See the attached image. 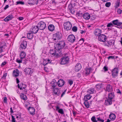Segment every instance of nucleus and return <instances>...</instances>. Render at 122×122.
I'll return each mask as SVG.
<instances>
[{
  "instance_id": "nucleus-29",
  "label": "nucleus",
  "mask_w": 122,
  "mask_h": 122,
  "mask_svg": "<svg viewBox=\"0 0 122 122\" xmlns=\"http://www.w3.org/2000/svg\"><path fill=\"white\" fill-rule=\"evenodd\" d=\"M21 98L24 100H26L27 99V96L25 95L23 93H21L20 95Z\"/></svg>"
},
{
  "instance_id": "nucleus-49",
  "label": "nucleus",
  "mask_w": 122,
  "mask_h": 122,
  "mask_svg": "<svg viewBox=\"0 0 122 122\" xmlns=\"http://www.w3.org/2000/svg\"><path fill=\"white\" fill-rule=\"evenodd\" d=\"M111 5V3L110 2H108L106 3L105 5V6L106 7H109Z\"/></svg>"
},
{
  "instance_id": "nucleus-60",
  "label": "nucleus",
  "mask_w": 122,
  "mask_h": 122,
  "mask_svg": "<svg viewBox=\"0 0 122 122\" xmlns=\"http://www.w3.org/2000/svg\"><path fill=\"white\" fill-rule=\"evenodd\" d=\"M19 20H23L24 19V18L22 17H20L17 18Z\"/></svg>"
},
{
  "instance_id": "nucleus-58",
  "label": "nucleus",
  "mask_w": 122,
  "mask_h": 122,
  "mask_svg": "<svg viewBox=\"0 0 122 122\" xmlns=\"http://www.w3.org/2000/svg\"><path fill=\"white\" fill-rule=\"evenodd\" d=\"M116 91H117V93H119L120 94H121L122 93L119 89H117L116 90Z\"/></svg>"
},
{
  "instance_id": "nucleus-9",
  "label": "nucleus",
  "mask_w": 122,
  "mask_h": 122,
  "mask_svg": "<svg viewBox=\"0 0 122 122\" xmlns=\"http://www.w3.org/2000/svg\"><path fill=\"white\" fill-rule=\"evenodd\" d=\"M114 41L113 40L106 41L103 42V44L104 46L109 47L110 46L112 45L113 44L114 45Z\"/></svg>"
},
{
  "instance_id": "nucleus-21",
  "label": "nucleus",
  "mask_w": 122,
  "mask_h": 122,
  "mask_svg": "<svg viewBox=\"0 0 122 122\" xmlns=\"http://www.w3.org/2000/svg\"><path fill=\"white\" fill-rule=\"evenodd\" d=\"M19 72L18 70L17 69H16L13 71V76L16 77L19 75Z\"/></svg>"
},
{
  "instance_id": "nucleus-53",
  "label": "nucleus",
  "mask_w": 122,
  "mask_h": 122,
  "mask_svg": "<svg viewBox=\"0 0 122 122\" xmlns=\"http://www.w3.org/2000/svg\"><path fill=\"white\" fill-rule=\"evenodd\" d=\"M7 97H4L3 99V102L4 103H6L7 102Z\"/></svg>"
},
{
  "instance_id": "nucleus-13",
  "label": "nucleus",
  "mask_w": 122,
  "mask_h": 122,
  "mask_svg": "<svg viewBox=\"0 0 122 122\" xmlns=\"http://www.w3.org/2000/svg\"><path fill=\"white\" fill-rule=\"evenodd\" d=\"M103 84L102 83H99L96 85L97 89L98 91L102 90L103 88Z\"/></svg>"
},
{
  "instance_id": "nucleus-20",
  "label": "nucleus",
  "mask_w": 122,
  "mask_h": 122,
  "mask_svg": "<svg viewBox=\"0 0 122 122\" xmlns=\"http://www.w3.org/2000/svg\"><path fill=\"white\" fill-rule=\"evenodd\" d=\"M112 100L108 98L106 100H105V105L106 106L110 105L112 103Z\"/></svg>"
},
{
  "instance_id": "nucleus-10",
  "label": "nucleus",
  "mask_w": 122,
  "mask_h": 122,
  "mask_svg": "<svg viewBox=\"0 0 122 122\" xmlns=\"http://www.w3.org/2000/svg\"><path fill=\"white\" fill-rule=\"evenodd\" d=\"M67 39L69 42L72 43L75 40V37L73 35L71 34L68 36Z\"/></svg>"
},
{
  "instance_id": "nucleus-33",
  "label": "nucleus",
  "mask_w": 122,
  "mask_h": 122,
  "mask_svg": "<svg viewBox=\"0 0 122 122\" xmlns=\"http://www.w3.org/2000/svg\"><path fill=\"white\" fill-rule=\"evenodd\" d=\"M48 28L49 30L52 31L54 29L55 27L53 25L51 24L48 26Z\"/></svg>"
},
{
  "instance_id": "nucleus-12",
  "label": "nucleus",
  "mask_w": 122,
  "mask_h": 122,
  "mask_svg": "<svg viewBox=\"0 0 122 122\" xmlns=\"http://www.w3.org/2000/svg\"><path fill=\"white\" fill-rule=\"evenodd\" d=\"M28 110L29 111V113L32 115H33L35 114V110L34 107H30L28 108Z\"/></svg>"
},
{
  "instance_id": "nucleus-34",
  "label": "nucleus",
  "mask_w": 122,
  "mask_h": 122,
  "mask_svg": "<svg viewBox=\"0 0 122 122\" xmlns=\"http://www.w3.org/2000/svg\"><path fill=\"white\" fill-rule=\"evenodd\" d=\"M114 97L113 92H112L108 94V98L112 100Z\"/></svg>"
},
{
  "instance_id": "nucleus-56",
  "label": "nucleus",
  "mask_w": 122,
  "mask_h": 122,
  "mask_svg": "<svg viewBox=\"0 0 122 122\" xmlns=\"http://www.w3.org/2000/svg\"><path fill=\"white\" fill-rule=\"evenodd\" d=\"M103 69L105 71H108V67L106 66H104L103 68Z\"/></svg>"
},
{
  "instance_id": "nucleus-24",
  "label": "nucleus",
  "mask_w": 122,
  "mask_h": 122,
  "mask_svg": "<svg viewBox=\"0 0 122 122\" xmlns=\"http://www.w3.org/2000/svg\"><path fill=\"white\" fill-rule=\"evenodd\" d=\"M39 29L37 26H35L32 28V31H31L33 33L36 34L37 32Z\"/></svg>"
},
{
  "instance_id": "nucleus-16",
  "label": "nucleus",
  "mask_w": 122,
  "mask_h": 122,
  "mask_svg": "<svg viewBox=\"0 0 122 122\" xmlns=\"http://www.w3.org/2000/svg\"><path fill=\"white\" fill-rule=\"evenodd\" d=\"M27 42L25 41H23L20 45V47L22 49H25L26 48Z\"/></svg>"
},
{
  "instance_id": "nucleus-26",
  "label": "nucleus",
  "mask_w": 122,
  "mask_h": 122,
  "mask_svg": "<svg viewBox=\"0 0 122 122\" xmlns=\"http://www.w3.org/2000/svg\"><path fill=\"white\" fill-rule=\"evenodd\" d=\"M92 70V68L90 67L89 68H85V75L87 76L90 74V71Z\"/></svg>"
},
{
  "instance_id": "nucleus-59",
  "label": "nucleus",
  "mask_w": 122,
  "mask_h": 122,
  "mask_svg": "<svg viewBox=\"0 0 122 122\" xmlns=\"http://www.w3.org/2000/svg\"><path fill=\"white\" fill-rule=\"evenodd\" d=\"M66 89L64 91V92H63V93L61 95V97H62L63 96V95L65 94L66 92Z\"/></svg>"
},
{
  "instance_id": "nucleus-25",
  "label": "nucleus",
  "mask_w": 122,
  "mask_h": 122,
  "mask_svg": "<svg viewBox=\"0 0 122 122\" xmlns=\"http://www.w3.org/2000/svg\"><path fill=\"white\" fill-rule=\"evenodd\" d=\"M6 43L4 41L0 42V47L2 49H5L6 47Z\"/></svg>"
},
{
  "instance_id": "nucleus-42",
  "label": "nucleus",
  "mask_w": 122,
  "mask_h": 122,
  "mask_svg": "<svg viewBox=\"0 0 122 122\" xmlns=\"http://www.w3.org/2000/svg\"><path fill=\"white\" fill-rule=\"evenodd\" d=\"M23 58H21V57H20V59H19L18 58L16 60V62L19 63H22V60H23Z\"/></svg>"
},
{
  "instance_id": "nucleus-46",
  "label": "nucleus",
  "mask_w": 122,
  "mask_h": 122,
  "mask_svg": "<svg viewBox=\"0 0 122 122\" xmlns=\"http://www.w3.org/2000/svg\"><path fill=\"white\" fill-rule=\"evenodd\" d=\"M86 20H87L90 19V16H82Z\"/></svg>"
},
{
  "instance_id": "nucleus-43",
  "label": "nucleus",
  "mask_w": 122,
  "mask_h": 122,
  "mask_svg": "<svg viewBox=\"0 0 122 122\" xmlns=\"http://www.w3.org/2000/svg\"><path fill=\"white\" fill-rule=\"evenodd\" d=\"M77 30V27L76 26H74L72 28V30L74 32H76Z\"/></svg>"
},
{
  "instance_id": "nucleus-4",
  "label": "nucleus",
  "mask_w": 122,
  "mask_h": 122,
  "mask_svg": "<svg viewBox=\"0 0 122 122\" xmlns=\"http://www.w3.org/2000/svg\"><path fill=\"white\" fill-rule=\"evenodd\" d=\"M113 25H116L118 27H117L118 28L122 29V23L120 21L116 19L113 20L112 21Z\"/></svg>"
},
{
  "instance_id": "nucleus-5",
  "label": "nucleus",
  "mask_w": 122,
  "mask_h": 122,
  "mask_svg": "<svg viewBox=\"0 0 122 122\" xmlns=\"http://www.w3.org/2000/svg\"><path fill=\"white\" fill-rule=\"evenodd\" d=\"M64 29L66 30H68L71 29L72 27V25L69 21L66 22L64 24Z\"/></svg>"
},
{
  "instance_id": "nucleus-3",
  "label": "nucleus",
  "mask_w": 122,
  "mask_h": 122,
  "mask_svg": "<svg viewBox=\"0 0 122 122\" xmlns=\"http://www.w3.org/2000/svg\"><path fill=\"white\" fill-rule=\"evenodd\" d=\"M53 39L55 42L58 41L61 38L62 35V34L60 32H58L53 35Z\"/></svg>"
},
{
  "instance_id": "nucleus-17",
  "label": "nucleus",
  "mask_w": 122,
  "mask_h": 122,
  "mask_svg": "<svg viewBox=\"0 0 122 122\" xmlns=\"http://www.w3.org/2000/svg\"><path fill=\"white\" fill-rule=\"evenodd\" d=\"M81 68V64L78 63L76 64L75 68V71L76 72H78L80 70Z\"/></svg>"
},
{
  "instance_id": "nucleus-36",
  "label": "nucleus",
  "mask_w": 122,
  "mask_h": 122,
  "mask_svg": "<svg viewBox=\"0 0 122 122\" xmlns=\"http://www.w3.org/2000/svg\"><path fill=\"white\" fill-rule=\"evenodd\" d=\"M68 8L69 10H70L72 14H73V12H72V11L74 9V8L72 7V5L71 4H70L68 5Z\"/></svg>"
},
{
  "instance_id": "nucleus-35",
  "label": "nucleus",
  "mask_w": 122,
  "mask_h": 122,
  "mask_svg": "<svg viewBox=\"0 0 122 122\" xmlns=\"http://www.w3.org/2000/svg\"><path fill=\"white\" fill-rule=\"evenodd\" d=\"M26 56V54L23 51H22L20 54V56L21 58L24 59L25 58Z\"/></svg>"
},
{
  "instance_id": "nucleus-57",
  "label": "nucleus",
  "mask_w": 122,
  "mask_h": 122,
  "mask_svg": "<svg viewBox=\"0 0 122 122\" xmlns=\"http://www.w3.org/2000/svg\"><path fill=\"white\" fill-rule=\"evenodd\" d=\"M6 63L7 62L6 61H4L1 64V66H4L6 64Z\"/></svg>"
},
{
  "instance_id": "nucleus-63",
  "label": "nucleus",
  "mask_w": 122,
  "mask_h": 122,
  "mask_svg": "<svg viewBox=\"0 0 122 122\" xmlns=\"http://www.w3.org/2000/svg\"><path fill=\"white\" fill-rule=\"evenodd\" d=\"M9 7L8 5H6L5 7L4 8V9L5 10H6Z\"/></svg>"
},
{
  "instance_id": "nucleus-8",
  "label": "nucleus",
  "mask_w": 122,
  "mask_h": 122,
  "mask_svg": "<svg viewBox=\"0 0 122 122\" xmlns=\"http://www.w3.org/2000/svg\"><path fill=\"white\" fill-rule=\"evenodd\" d=\"M98 41H100L104 42L107 40V37L104 34L100 35L98 37Z\"/></svg>"
},
{
  "instance_id": "nucleus-1",
  "label": "nucleus",
  "mask_w": 122,
  "mask_h": 122,
  "mask_svg": "<svg viewBox=\"0 0 122 122\" xmlns=\"http://www.w3.org/2000/svg\"><path fill=\"white\" fill-rule=\"evenodd\" d=\"M65 45V42L63 41H60L56 44H55V49L57 50V53H59L60 55L61 54V50L64 48Z\"/></svg>"
},
{
  "instance_id": "nucleus-31",
  "label": "nucleus",
  "mask_w": 122,
  "mask_h": 122,
  "mask_svg": "<svg viewBox=\"0 0 122 122\" xmlns=\"http://www.w3.org/2000/svg\"><path fill=\"white\" fill-rule=\"evenodd\" d=\"M109 118L112 121L114 120L116 118V116L115 114L111 113L109 116Z\"/></svg>"
},
{
  "instance_id": "nucleus-38",
  "label": "nucleus",
  "mask_w": 122,
  "mask_h": 122,
  "mask_svg": "<svg viewBox=\"0 0 122 122\" xmlns=\"http://www.w3.org/2000/svg\"><path fill=\"white\" fill-rule=\"evenodd\" d=\"M84 40L83 38H81L78 41V43L79 44L81 45L84 42Z\"/></svg>"
},
{
  "instance_id": "nucleus-18",
  "label": "nucleus",
  "mask_w": 122,
  "mask_h": 122,
  "mask_svg": "<svg viewBox=\"0 0 122 122\" xmlns=\"http://www.w3.org/2000/svg\"><path fill=\"white\" fill-rule=\"evenodd\" d=\"M29 4L34 5L36 3L37 4L38 2L39 1L37 0H27Z\"/></svg>"
},
{
  "instance_id": "nucleus-62",
  "label": "nucleus",
  "mask_w": 122,
  "mask_h": 122,
  "mask_svg": "<svg viewBox=\"0 0 122 122\" xmlns=\"http://www.w3.org/2000/svg\"><path fill=\"white\" fill-rule=\"evenodd\" d=\"M27 90L26 89H24V90L23 91V92L25 94H26L27 93Z\"/></svg>"
},
{
  "instance_id": "nucleus-37",
  "label": "nucleus",
  "mask_w": 122,
  "mask_h": 122,
  "mask_svg": "<svg viewBox=\"0 0 122 122\" xmlns=\"http://www.w3.org/2000/svg\"><path fill=\"white\" fill-rule=\"evenodd\" d=\"M95 92V89L91 88L90 90L88 91V93L90 94H92L94 93Z\"/></svg>"
},
{
  "instance_id": "nucleus-51",
  "label": "nucleus",
  "mask_w": 122,
  "mask_h": 122,
  "mask_svg": "<svg viewBox=\"0 0 122 122\" xmlns=\"http://www.w3.org/2000/svg\"><path fill=\"white\" fill-rule=\"evenodd\" d=\"M12 117V122H16L15 120V118L13 115H11Z\"/></svg>"
},
{
  "instance_id": "nucleus-61",
  "label": "nucleus",
  "mask_w": 122,
  "mask_h": 122,
  "mask_svg": "<svg viewBox=\"0 0 122 122\" xmlns=\"http://www.w3.org/2000/svg\"><path fill=\"white\" fill-rule=\"evenodd\" d=\"M7 75V73H4L3 75V78L4 79H5L6 78V77Z\"/></svg>"
},
{
  "instance_id": "nucleus-6",
  "label": "nucleus",
  "mask_w": 122,
  "mask_h": 122,
  "mask_svg": "<svg viewBox=\"0 0 122 122\" xmlns=\"http://www.w3.org/2000/svg\"><path fill=\"white\" fill-rule=\"evenodd\" d=\"M112 75L113 78H115L118 76V69L117 67H115L112 70Z\"/></svg>"
},
{
  "instance_id": "nucleus-32",
  "label": "nucleus",
  "mask_w": 122,
  "mask_h": 122,
  "mask_svg": "<svg viewBox=\"0 0 122 122\" xmlns=\"http://www.w3.org/2000/svg\"><path fill=\"white\" fill-rule=\"evenodd\" d=\"M106 91L108 92H111L112 91V87L110 85L108 84L107 86Z\"/></svg>"
},
{
  "instance_id": "nucleus-64",
  "label": "nucleus",
  "mask_w": 122,
  "mask_h": 122,
  "mask_svg": "<svg viewBox=\"0 0 122 122\" xmlns=\"http://www.w3.org/2000/svg\"><path fill=\"white\" fill-rule=\"evenodd\" d=\"M5 55V53L4 54H1L0 55V58H1L3 56Z\"/></svg>"
},
{
  "instance_id": "nucleus-15",
  "label": "nucleus",
  "mask_w": 122,
  "mask_h": 122,
  "mask_svg": "<svg viewBox=\"0 0 122 122\" xmlns=\"http://www.w3.org/2000/svg\"><path fill=\"white\" fill-rule=\"evenodd\" d=\"M65 83V81L63 80L60 79L58 81V85L59 87H62L64 85Z\"/></svg>"
},
{
  "instance_id": "nucleus-7",
  "label": "nucleus",
  "mask_w": 122,
  "mask_h": 122,
  "mask_svg": "<svg viewBox=\"0 0 122 122\" xmlns=\"http://www.w3.org/2000/svg\"><path fill=\"white\" fill-rule=\"evenodd\" d=\"M37 26L39 29L42 30L45 28L46 24L43 22L41 21L38 23Z\"/></svg>"
},
{
  "instance_id": "nucleus-11",
  "label": "nucleus",
  "mask_w": 122,
  "mask_h": 122,
  "mask_svg": "<svg viewBox=\"0 0 122 122\" xmlns=\"http://www.w3.org/2000/svg\"><path fill=\"white\" fill-rule=\"evenodd\" d=\"M33 70L31 68H25L24 69V71L25 72L26 75H29L31 76Z\"/></svg>"
},
{
  "instance_id": "nucleus-47",
  "label": "nucleus",
  "mask_w": 122,
  "mask_h": 122,
  "mask_svg": "<svg viewBox=\"0 0 122 122\" xmlns=\"http://www.w3.org/2000/svg\"><path fill=\"white\" fill-rule=\"evenodd\" d=\"M23 60H22V63L25 64H26V63L27 62V60L26 59H25V58L23 59Z\"/></svg>"
},
{
  "instance_id": "nucleus-45",
  "label": "nucleus",
  "mask_w": 122,
  "mask_h": 122,
  "mask_svg": "<svg viewBox=\"0 0 122 122\" xmlns=\"http://www.w3.org/2000/svg\"><path fill=\"white\" fill-rule=\"evenodd\" d=\"M97 122L99 121V122H104V120L102 119L100 117L97 118Z\"/></svg>"
},
{
  "instance_id": "nucleus-39",
  "label": "nucleus",
  "mask_w": 122,
  "mask_h": 122,
  "mask_svg": "<svg viewBox=\"0 0 122 122\" xmlns=\"http://www.w3.org/2000/svg\"><path fill=\"white\" fill-rule=\"evenodd\" d=\"M84 104L87 108H88L89 107V105L87 101H85V102H84Z\"/></svg>"
},
{
  "instance_id": "nucleus-54",
  "label": "nucleus",
  "mask_w": 122,
  "mask_h": 122,
  "mask_svg": "<svg viewBox=\"0 0 122 122\" xmlns=\"http://www.w3.org/2000/svg\"><path fill=\"white\" fill-rule=\"evenodd\" d=\"M117 12L118 14H120L122 12L121 10L120 9H118L117 10Z\"/></svg>"
},
{
  "instance_id": "nucleus-2",
  "label": "nucleus",
  "mask_w": 122,
  "mask_h": 122,
  "mask_svg": "<svg viewBox=\"0 0 122 122\" xmlns=\"http://www.w3.org/2000/svg\"><path fill=\"white\" fill-rule=\"evenodd\" d=\"M69 58L68 56L65 55L62 57L60 60L61 62L60 64L61 65H64L67 64L69 63Z\"/></svg>"
},
{
  "instance_id": "nucleus-50",
  "label": "nucleus",
  "mask_w": 122,
  "mask_h": 122,
  "mask_svg": "<svg viewBox=\"0 0 122 122\" xmlns=\"http://www.w3.org/2000/svg\"><path fill=\"white\" fill-rule=\"evenodd\" d=\"M107 58L108 59V60H109L110 59H114L115 56H109L108 57H107Z\"/></svg>"
},
{
  "instance_id": "nucleus-23",
  "label": "nucleus",
  "mask_w": 122,
  "mask_h": 122,
  "mask_svg": "<svg viewBox=\"0 0 122 122\" xmlns=\"http://www.w3.org/2000/svg\"><path fill=\"white\" fill-rule=\"evenodd\" d=\"M55 107L56 111H58L59 113L62 114H64L63 109H60V107L58 106L56 107Z\"/></svg>"
},
{
  "instance_id": "nucleus-28",
  "label": "nucleus",
  "mask_w": 122,
  "mask_h": 122,
  "mask_svg": "<svg viewBox=\"0 0 122 122\" xmlns=\"http://www.w3.org/2000/svg\"><path fill=\"white\" fill-rule=\"evenodd\" d=\"M51 84L52 87H53V89L56 86L57 84L56 81L55 80H53L51 82Z\"/></svg>"
},
{
  "instance_id": "nucleus-44",
  "label": "nucleus",
  "mask_w": 122,
  "mask_h": 122,
  "mask_svg": "<svg viewBox=\"0 0 122 122\" xmlns=\"http://www.w3.org/2000/svg\"><path fill=\"white\" fill-rule=\"evenodd\" d=\"M53 92L56 95H57L58 88H54V89H53Z\"/></svg>"
},
{
  "instance_id": "nucleus-27",
  "label": "nucleus",
  "mask_w": 122,
  "mask_h": 122,
  "mask_svg": "<svg viewBox=\"0 0 122 122\" xmlns=\"http://www.w3.org/2000/svg\"><path fill=\"white\" fill-rule=\"evenodd\" d=\"M13 16H7L4 20L5 22H8L13 18Z\"/></svg>"
},
{
  "instance_id": "nucleus-40",
  "label": "nucleus",
  "mask_w": 122,
  "mask_h": 122,
  "mask_svg": "<svg viewBox=\"0 0 122 122\" xmlns=\"http://www.w3.org/2000/svg\"><path fill=\"white\" fill-rule=\"evenodd\" d=\"M16 5L21 4L24 5V2L21 1H17L16 3Z\"/></svg>"
},
{
  "instance_id": "nucleus-52",
  "label": "nucleus",
  "mask_w": 122,
  "mask_h": 122,
  "mask_svg": "<svg viewBox=\"0 0 122 122\" xmlns=\"http://www.w3.org/2000/svg\"><path fill=\"white\" fill-rule=\"evenodd\" d=\"M68 82L70 85L71 86L73 84V82L72 80H68Z\"/></svg>"
},
{
  "instance_id": "nucleus-55",
  "label": "nucleus",
  "mask_w": 122,
  "mask_h": 122,
  "mask_svg": "<svg viewBox=\"0 0 122 122\" xmlns=\"http://www.w3.org/2000/svg\"><path fill=\"white\" fill-rule=\"evenodd\" d=\"M113 26V24L112 23H109L107 25V27H110L111 26Z\"/></svg>"
},
{
  "instance_id": "nucleus-14",
  "label": "nucleus",
  "mask_w": 122,
  "mask_h": 122,
  "mask_svg": "<svg viewBox=\"0 0 122 122\" xmlns=\"http://www.w3.org/2000/svg\"><path fill=\"white\" fill-rule=\"evenodd\" d=\"M57 50L55 49H52V50H51L50 51V53L52 56H54L56 55L57 56H59V55L60 54L57 52Z\"/></svg>"
},
{
  "instance_id": "nucleus-41",
  "label": "nucleus",
  "mask_w": 122,
  "mask_h": 122,
  "mask_svg": "<svg viewBox=\"0 0 122 122\" xmlns=\"http://www.w3.org/2000/svg\"><path fill=\"white\" fill-rule=\"evenodd\" d=\"M91 120L93 122H97V120L95 116H93L91 118Z\"/></svg>"
},
{
  "instance_id": "nucleus-22",
  "label": "nucleus",
  "mask_w": 122,
  "mask_h": 122,
  "mask_svg": "<svg viewBox=\"0 0 122 122\" xmlns=\"http://www.w3.org/2000/svg\"><path fill=\"white\" fill-rule=\"evenodd\" d=\"M33 33L32 32L29 31L27 34V37L29 39H31L33 36Z\"/></svg>"
},
{
  "instance_id": "nucleus-30",
  "label": "nucleus",
  "mask_w": 122,
  "mask_h": 122,
  "mask_svg": "<svg viewBox=\"0 0 122 122\" xmlns=\"http://www.w3.org/2000/svg\"><path fill=\"white\" fill-rule=\"evenodd\" d=\"M92 96L90 94H87L84 96V100L87 101L88 100L90 99Z\"/></svg>"
},
{
  "instance_id": "nucleus-19",
  "label": "nucleus",
  "mask_w": 122,
  "mask_h": 122,
  "mask_svg": "<svg viewBox=\"0 0 122 122\" xmlns=\"http://www.w3.org/2000/svg\"><path fill=\"white\" fill-rule=\"evenodd\" d=\"M102 33V30L99 29H96L94 32V33L96 36H98Z\"/></svg>"
},
{
  "instance_id": "nucleus-48",
  "label": "nucleus",
  "mask_w": 122,
  "mask_h": 122,
  "mask_svg": "<svg viewBox=\"0 0 122 122\" xmlns=\"http://www.w3.org/2000/svg\"><path fill=\"white\" fill-rule=\"evenodd\" d=\"M96 17V16H90V18L92 20H93Z\"/></svg>"
}]
</instances>
